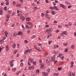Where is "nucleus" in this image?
I'll list each match as a JSON object with an SVG mask.
<instances>
[{"label": "nucleus", "mask_w": 76, "mask_h": 76, "mask_svg": "<svg viewBox=\"0 0 76 76\" xmlns=\"http://www.w3.org/2000/svg\"><path fill=\"white\" fill-rule=\"evenodd\" d=\"M62 33H63L64 35H67V32L66 31L63 32Z\"/></svg>", "instance_id": "nucleus-29"}, {"label": "nucleus", "mask_w": 76, "mask_h": 76, "mask_svg": "<svg viewBox=\"0 0 76 76\" xmlns=\"http://www.w3.org/2000/svg\"><path fill=\"white\" fill-rule=\"evenodd\" d=\"M68 51V49L67 48H66L65 50V52H67V51Z\"/></svg>", "instance_id": "nucleus-48"}, {"label": "nucleus", "mask_w": 76, "mask_h": 76, "mask_svg": "<svg viewBox=\"0 0 76 76\" xmlns=\"http://www.w3.org/2000/svg\"><path fill=\"white\" fill-rule=\"evenodd\" d=\"M54 23H57V21H54Z\"/></svg>", "instance_id": "nucleus-61"}, {"label": "nucleus", "mask_w": 76, "mask_h": 76, "mask_svg": "<svg viewBox=\"0 0 76 76\" xmlns=\"http://www.w3.org/2000/svg\"><path fill=\"white\" fill-rule=\"evenodd\" d=\"M28 53V50H27L24 52V53L25 54H27Z\"/></svg>", "instance_id": "nucleus-24"}, {"label": "nucleus", "mask_w": 76, "mask_h": 76, "mask_svg": "<svg viewBox=\"0 0 76 76\" xmlns=\"http://www.w3.org/2000/svg\"><path fill=\"white\" fill-rule=\"evenodd\" d=\"M6 50H7V51L9 50V48L8 46H7L6 47Z\"/></svg>", "instance_id": "nucleus-14"}, {"label": "nucleus", "mask_w": 76, "mask_h": 76, "mask_svg": "<svg viewBox=\"0 0 76 76\" xmlns=\"http://www.w3.org/2000/svg\"><path fill=\"white\" fill-rule=\"evenodd\" d=\"M22 21H24V20H25V17H23L22 16L20 17V18L21 19H22Z\"/></svg>", "instance_id": "nucleus-9"}, {"label": "nucleus", "mask_w": 76, "mask_h": 76, "mask_svg": "<svg viewBox=\"0 0 76 76\" xmlns=\"http://www.w3.org/2000/svg\"><path fill=\"white\" fill-rule=\"evenodd\" d=\"M3 15V10H0V15Z\"/></svg>", "instance_id": "nucleus-19"}, {"label": "nucleus", "mask_w": 76, "mask_h": 76, "mask_svg": "<svg viewBox=\"0 0 76 76\" xmlns=\"http://www.w3.org/2000/svg\"><path fill=\"white\" fill-rule=\"evenodd\" d=\"M18 35H22V32L20 31L18 33Z\"/></svg>", "instance_id": "nucleus-22"}, {"label": "nucleus", "mask_w": 76, "mask_h": 76, "mask_svg": "<svg viewBox=\"0 0 76 76\" xmlns=\"http://www.w3.org/2000/svg\"><path fill=\"white\" fill-rule=\"evenodd\" d=\"M39 72V69H37L36 71V74H38Z\"/></svg>", "instance_id": "nucleus-16"}, {"label": "nucleus", "mask_w": 76, "mask_h": 76, "mask_svg": "<svg viewBox=\"0 0 76 76\" xmlns=\"http://www.w3.org/2000/svg\"><path fill=\"white\" fill-rule=\"evenodd\" d=\"M48 55V54L47 53H45L44 54V56H43L44 57H45L47 56Z\"/></svg>", "instance_id": "nucleus-23"}, {"label": "nucleus", "mask_w": 76, "mask_h": 76, "mask_svg": "<svg viewBox=\"0 0 76 76\" xmlns=\"http://www.w3.org/2000/svg\"><path fill=\"white\" fill-rule=\"evenodd\" d=\"M65 27L67 28H68V25L66 24H65Z\"/></svg>", "instance_id": "nucleus-45"}, {"label": "nucleus", "mask_w": 76, "mask_h": 76, "mask_svg": "<svg viewBox=\"0 0 76 76\" xmlns=\"http://www.w3.org/2000/svg\"><path fill=\"white\" fill-rule=\"evenodd\" d=\"M26 27L27 29H31V26H29L28 25H26Z\"/></svg>", "instance_id": "nucleus-8"}, {"label": "nucleus", "mask_w": 76, "mask_h": 76, "mask_svg": "<svg viewBox=\"0 0 76 76\" xmlns=\"http://www.w3.org/2000/svg\"><path fill=\"white\" fill-rule=\"evenodd\" d=\"M58 70H61V67H58Z\"/></svg>", "instance_id": "nucleus-42"}, {"label": "nucleus", "mask_w": 76, "mask_h": 76, "mask_svg": "<svg viewBox=\"0 0 76 76\" xmlns=\"http://www.w3.org/2000/svg\"><path fill=\"white\" fill-rule=\"evenodd\" d=\"M5 34L6 37H7V35L8 34V32L7 31H5L4 33Z\"/></svg>", "instance_id": "nucleus-18"}, {"label": "nucleus", "mask_w": 76, "mask_h": 76, "mask_svg": "<svg viewBox=\"0 0 76 76\" xmlns=\"http://www.w3.org/2000/svg\"><path fill=\"white\" fill-rule=\"evenodd\" d=\"M24 42L25 44H27L28 42V41L26 40H24Z\"/></svg>", "instance_id": "nucleus-28"}, {"label": "nucleus", "mask_w": 76, "mask_h": 76, "mask_svg": "<svg viewBox=\"0 0 76 76\" xmlns=\"http://www.w3.org/2000/svg\"><path fill=\"white\" fill-rule=\"evenodd\" d=\"M16 70V68H13L12 69V70L13 71H15V70Z\"/></svg>", "instance_id": "nucleus-37"}, {"label": "nucleus", "mask_w": 76, "mask_h": 76, "mask_svg": "<svg viewBox=\"0 0 76 76\" xmlns=\"http://www.w3.org/2000/svg\"><path fill=\"white\" fill-rule=\"evenodd\" d=\"M65 3L66 4H69V2H68V1H65Z\"/></svg>", "instance_id": "nucleus-36"}, {"label": "nucleus", "mask_w": 76, "mask_h": 76, "mask_svg": "<svg viewBox=\"0 0 76 76\" xmlns=\"http://www.w3.org/2000/svg\"><path fill=\"white\" fill-rule=\"evenodd\" d=\"M12 47L13 48H15L16 47V45L14 44L12 45Z\"/></svg>", "instance_id": "nucleus-26"}, {"label": "nucleus", "mask_w": 76, "mask_h": 76, "mask_svg": "<svg viewBox=\"0 0 76 76\" xmlns=\"http://www.w3.org/2000/svg\"><path fill=\"white\" fill-rule=\"evenodd\" d=\"M17 36V33H15L14 34L13 36V37H16Z\"/></svg>", "instance_id": "nucleus-13"}, {"label": "nucleus", "mask_w": 76, "mask_h": 76, "mask_svg": "<svg viewBox=\"0 0 76 76\" xmlns=\"http://www.w3.org/2000/svg\"><path fill=\"white\" fill-rule=\"evenodd\" d=\"M51 13H52V15H55V14H56V12L53 10H51Z\"/></svg>", "instance_id": "nucleus-11"}, {"label": "nucleus", "mask_w": 76, "mask_h": 76, "mask_svg": "<svg viewBox=\"0 0 76 76\" xmlns=\"http://www.w3.org/2000/svg\"><path fill=\"white\" fill-rule=\"evenodd\" d=\"M55 57H56V56L55 55H53V58H51V61H53V60H55Z\"/></svg>", "instance_id": "nucleus-7"}, {"label": "nucleus", "mask_w": 76, "mask_h": 76, "mask_svg": "<svg viewBox=\"0 0 76 76\" xmlns=\"http://www.w3.org/2000/svg\"><path fill=\"white\" fill-rule=\"evenodd\" d=\"M10 66L12 67H13V63L10 64Z\"/></svg>", "instance_id": "nucleus-44"}, {"label": "nucleus", "mask_w": 76, "mask_h": 76, "mask_svg": "<svg viewBox=\"0 0 76 76\" xmlns=\"http://www.w3.org/2000/svg\"><path fill=\"white\" fill-rule=\"evenodd\" d=\"M4 10H7V7H5L4 8Z\"/></svg>", "instance_id": "nucleus-49"}, {"label": "nucleus", "mask_w": 76, "mask_h": 76, "mask_svg": "<svg viewBox=\"0 0 76 76\" xmlns=\"http://www.w3.org/2000/svg\"><path fill=\"white\" fill-rule=\"evenodd\" d=\"M38 45H39V46H41V45H42V44L40 43H38Z\"/></svg>", "instance_id": "nucleus-47"}, {"label": "nucleus", "mask_w": 76, "mask_h": 76, "mask_svg": "<svg viewBox=\"0 0 76 76\" xmlns=\"http://www.w3.org/2000/svg\"><path fill=\"white\" fill-rule=\"evenodd\" d=\"M28 53H31V51H32V50H31V49H29L28 50Z\"/></svg>", "instance_id": "nucleus-31"}, {"label": "nucleus", "mask_w": 76, "mask_h": 76, "mask_svg": "<svg viewBox=\"0 0 76 76\" xmlns=\"http://www.w3.org/2000/svg\"><path fill=\"white\" fill-rule=\"evenodd\" d=\"M17 13H19V12H20V11H19V10H18L17 11Z\"/></svg>", "instance_id": "nucleus-63"}, {"label": "nucleus", "mask_w": 76, "mask_h": 76, "mask_svg": "<svg viewBox=\"0 0 76 76\" xmlns=\"http://www.w3.org/2000/svg\"><path fill=\"white\" fill-rule=\"evenodd\" d=\"M54 9H55V10H58V8H57V7L55 6L54 7Z\"/></svg>", "instance_id": "nucleus-17"}, {"label": "nucleus", "mask_w": 76, "mask_h": 76, "mask_svg": "<svg viewBox=\"0 0 76 76\" xmlns=\"http://www.w3.org/2000/svg\"><path fill=\"white\" fill-rule=\"evenodd\" d=\"M51 37V34H50L47 37V38H48L49 37Z\"/></svg>", "instance_id": "nucleus-46"}, {"label": "nucleus", "mask_w": 76, "mask_h": 76, "mask_svg": "<svg viewBox=\"0 0 76 76\" xmlns=\"http://www.w3.org/2000/svg\"><path fill=\"white\" fill-rule=\"evenodd\" d=\"M75 46L74 45H72L71 47V48L72 49H74V48H75Z\"/></svg>", "instance_id": "nucleus-20"}, {"label": "nucleus", "mask_w": 76, "mask_h": 76, "mask_svg": "<svg viewBox=\"0 0 76 76\" xmlns=\"http://www.w3.org/2000/svg\"><path fill=\"white\" fill-rule=\"evenodd\" d=\"M50 57H48L47 58V59L46 60V63H49L50 62Z\"/></svg>", "instance_id": "nucleus-5"}, {"label": "nucleus", "mask_w": 76, "mask_h": 76, "mask_svg": "<svg viewBox=\"0 0 76 76\" xmlns=\"http://www.w3.org/2000/svg\"><path fill=\"white\" fill-rule=\"evenodd\" d=\"M9 2H7L6 3V5H8V4H9Z\"/></svg>", "instance_id": "nucleus-57"}, {"label": "nucleus", "mask_w": 76, "mask_h": 76, "mask_svg": "<svg viewBox=\"0 0 76 76\" xmlns=\"http://www.w3.org/2000/svg\"><path fill=\"white\" fill-rule=\"evenodd\" d=\"M49 30L50 31V32L53 31V28H51L49 29Z\"/></svg>", "instance_id": "nucleus-35"}, {"label": "nucleus", "mask_w": 76, "mask_h": 76, "mask_svg": "<svg viewBox=\"0 0 76 76\" xmlns=\"http://www.w3.org/2000/svg\"><path fill=\"white\" fill-rule=\"evenodd\" d=\"M21 73V71H18L17 72V75H19V73Z\"/></svg>", "instance_id": "nucleus-32"}, {"label": "nucleus", "mask_w": 76, "mask_h": 76, "mask_svg": "<svg viewBox=\"0 0 76 76\" xmlns=\"http://www.w3.org/2000/svg\"><path fill=\"white\" fill-rule=\"evenodd\" d=\"M61 59L62 60H63L64 59V56H63L62 57H61Z\"/></svg>", "instance_id": "nucleus-55"}, {"label": "nucleus", "mask_w": 76, "mask_h": 76, "mask_svg": "<svg viewBox=\"0 0 76 76\" xmlns=\"http://www.w3.org/2000/svg\"><path fill=\"white\" fill-rule=\"evenodd\" d=\"M41 16L42 17H44V14L43 13H42L41 14Z\"/></svg>", "instance_id": "nucleus-51"}, {"label": "nucleus", "mask_w": 76, "mask_h": 76, "mask_svg": "<svg viewBox=\"0 0 76 76\" xmlns=\"http://www.w3.org/2000/svg\"><path fill=\"white\" fill-rule=\"evenodd\" d=\"M44 67H45V65H44V64L43 63H42L40 65V68L42 69L44 68Z\"/></svg>", "instance_id": "nucleus-3"}, {"label": "nucleus", "mask_w": 76, "mask_h": 76, "mask_svg": "<svg viewBox=\"0 0 76 76\" xmlns=\"http://www.w3.org/2000/svg\"><path fill=\"white\" fill-rule=\"evenodd\" d=\"M4 49V47H1L0 48V52H1V50H3Z\"/></svg>", "instance_id": "nucleus-15"}, {"label": "nucleus", "mask_w": 76, "mask_h": 76, "mask_svg": "<svg viewBox=\"0 0 76 76\" xmlns=\"http://www.w3.org/2000/svg\"><path fill=\"white\" fill-rule=\"evenodd\" d=\"M72 76H75V73H72Z\"/></svg>", "instance_id": "nucleus-43"}, {"label": "nucleus", "mask_w": 76, "mask_h": 76, "mask_svg": "<svg viewBox=\"0 0 76 76\" xmlns=\"http://www.w3.org/2000/svg\"><path fill=\"white\" fill-rule=\"evenodd\" d=\"M33 61V59L32 58L29 59L28 60V65L29 66H30V65H31V63H32Z\"/></svg>", "instance_id": "nucleus-2"}, {"label": "nucleus", "mask_w": 76, "mask_h": 76, "mask_svg": "<svg viewBox=\"0 0 76 76\" xmlns=\"http://www.w3.org/2000/svg\"><path fill=\"white\" fill-rule=\"evenodd\" d=\"M26 20L27 21H29L30 20H31V18H27L26 19Z\"/></svg>", "instance_id": "nucleus-21"}, {"label": "nucleus", "mask_w": 76, "mask_h": 76, "mask_svg": "<svg viewBox=\"0 0 76 76\" xmlns=\"http://www.w3.org/2000/svg\"><path fill=\"white\" fill-rule=\"evenodd\" d=\"M62 54H61V53H60L58 55V57H59V58H60V57H61V56H62Z\"/></svg>", "instance_id": "nucleus-25"}, {"label": "nucleus", "mask_w": 76, "mask_h": 76, "mask_svg": "<svg viewBox=\"0 0 76 76\" xmlns=\"http://www.w3.org/2000/svg\"><path fill=\"white\" fill-rule=\"evenodd\" d=\"M50 72V69H47L45 71V72H42L43 75L44 76H48V74H49Z\"/></svg>", "instance_id": "nucleus-1"}, {"label": "nucleus", "mask_w": 76, "mask_h": 76, "mask_svg": "<svg viewBox=\"0 0 76 76\" xmlns=\"http://www.w3.org/2000/svg\"><path fill=\"white\" fill-rule=\"evenodd\" d=\"M28 25H30V26H31H31H32V23H31V22H28Z\"/></svg>", "instance_id": "nucleus-12"}, {"label": "nucleus", "mask_w": 76, "mask_h": 76, "mask_svg": "<svg viewBox=\"0 0 76 76\" xmlns=\"http://www.w3.org/2000/svg\"><path fill=\"white\" fill-rule=\"evenodd\" d=\"M64 35V34H63V32H62V33H61V36H63Z\"/></svg>", "instance_id": "nucleus-58"}, {"label": "nucleus", "mask_w": 76, "mask_h": 76, "mask_svg": "<svg viewBox=\"0 0 76 76\" xmlns=\"http://www.w3.org/2000/svg\"><path fill=\"white\" fill-rule=\"evenodd\" d=\"M28 69L29 70H31V69H32L31 66H29Z\"/></svg>", "instance_id": "nucleus-60"}, {"label": "nucleus", "mask_w": 76, "mask_h": 76, "mask_svg": "<svg viewBox=\"0 0 76 76\" xmlns=\"http://www.w3.org/2000/svg\"><path fill=\"white\" fill-rule=\"evenodd\" d=\"M31 69H34V66H31Z\"/></svg>", "instance_id": "nucleus-62"}, {"label": "nucleus", "mask_w": 76, "mask_h": 76, "mask_svg": "<svg viewBox=\"0 0 76 76\" xmlns=\"http://www.w3.org/2000/svg\"><path fill=\"white\" fill-rule=\"evenodd\" d=\"M15 26V24H13L12 25V27H14Z\"/></svg>", "instance_id": "nucleus-59"}, {"label": "nucleus", "mask_w": 76, "mask_h": 76, "mask_svg": "<svg viewBox=\"0 0 76 76\" xmlns=\"http://www.w3.org/2000/svg\"><path fill=\"white\" fill-rule=\"evenodd\" d=\"M58 28H62V26H60V25H58Z\"/></svg>", "instance_id": "nucleus-56"}, {"label": "nucleus", "mask_w": 76, "mask_h": 76, "mask_svg": "<svg viewBox=\"0 0 76 76\" xmlns=\"http://www.w3.org/2000/svg\"><path fill=\"white\" fill-rule=\"evenodd\" d=\"M8 13H9V14H11L12 13V11L8 10Z\"/></svg>", "instance_id": "nucleus-27"}, {"label": "nucleus", "mask_w": 76, "mask_h": 76, "mask_svg": "<svg viewBox=\"0 0 76 76\" xmlns=\"http://www.w3.org/2000/svg\"><path fill=\"white\" fill-rule=\"evenodd\" d=\"M56 33H58V32H59V30H57L56 31Z\"/></svg>", "instance_id": "nucleus-64"}, {"label": "nucleus", "mask_w": 76, "mask_h": 76, "mask_svg": "<svg viewBox=\"0 0 76 76\" xmlns=\"http://www.w3.org/2000/svg\"><path fill=\"white\" fill-rule=\"evenodd\" d=\"M58 73H54V75H55V76H58Z\"/></svg>", "instance_id": "nucleus-30"}, {"label": "nucleus", "mask_w": 76, "mask_h": 76, "mask_svg": "<svg viewBox=\"0 0 76 76\" xmlns=\"http://www.w3.org/2000/svg\"><path fill=\"white\" fill-rule=\"evenodd\" d=\"M46 32H48V33L49 34L51 33V31H50L49 30V29H48L46 31Z\"/></svg>", "instance_id": "nucleus-10"}, {"label": "nucleus", "mask_w": 76, "mask_h": 76, "mask_svg": "<svg viewBox=\"0 0 76 76\" xmlns=\"http://www.w3.org/2000/svg\"><path fill=\"white\" fill-rule=\"evenodd\" d=\"M70 64L71 65H73L74 64V63L72 61L70 63Z\"/></svg>", "instance_id": "nucleus-52"}, {"label": "nucleus", "mask_w": 76, "mask_h": 76, "mask_svg": "<svg viewBox=\"0 0 76 76\" xmlns=\"http://www.w3.org/2000/svg\"><path fill=\"white\" fill-rule=\"evenodd\" d=\"M20 65L21 67L23 66V62H21L20 63Z\"/></svg>", "instance_id": "nucleus-33"}, {"label": "nucleus", "mask_w": 76, "mask_h": 76, "mask_svg": "<svg viewBox=\"0 0 76 76\" xmlns=\"http://www.w3.org/2000/svg\"><path fill=\"white\" fill-rule=\"evenodd\" d=\"M72 25V23H69V26H71Z\"/></svg>", "instance_id": "nucleus-50"}, {"label": "nucleus", "mask_w": 76, "mask_h": 76, "mask_svg": "<svg viewBox=\"0 0 76 76\" xmlns=\"http://www.w3.org/2000/svg\"><path fill=\"white\" fill-rule=\"evenodd\" d=\"M34 48H35V49H36V50H38V48H37V46H34Z\"/></svg>", "instance_id": "nucleus-41"}, {"label": "nucleus", "mask_w": 76, "mask_h": 76, "mask_svg": "<svg viewBox=\"0 0 76 76\" xmlns=\"http://www.w3.org/2000/svg\"><path fill=\"white\" fill-rule=\"evenodd\" d=\"M14 61V60H12L10 61V64H12V63H13V62Z\"/></svg>", "instance_id": "nucleus-34"}, {"label": "nucleus", "mask_w": 76, "mask_h": 76, "mask_svg": "<svg viewBox=\"0 0 76 76\" xmlns=\"http://www.w3.org/2000/svg\"><path fill=\"white\" fill-rule=\"evenodd\" d=\"M50 9H52V10H54V7H50Z\"/></svg>", "instance_id": "nucleus-38"}, {"label": "nucleus", "mask_w": 76, "mask_h": 76, "mask_svg": "<svg viewBox=\"0 0 76 76\" xmlns=\"http://www.w3.org/2000/svg\"><path fill=\"white\" fill-rule=\"evenodd\" d=\"M10 15H6L7 19H6V21L7 22V21H8V20H9V18H10Z\"/></svg>", "instance_id": "nucleus-4"}, {"label": "nucleus", "mask_w": 76, "mask_h": 76, "mask_svg": "<svg viewBox=\"0 0 76 76\" xmlns=\"http://www.w3.org/2000/svg\"><path fill=\"white\" fill-rule=\"evenodd\" d=\"M17 53V50H16L14 52V54H16Z\"/></svg>", "instance_id": "nucleus-40"}, {"label": "nucleus", "mask_w": 76, "mask_h": 76, "mask_svg": "<svg viewBox=\"0 0 76 76\" xmlns=\"http://www.w3.org/2000/svg\"><path fill=\"white\" fill-rule=\"evenodd\" d=\"M60 7H62L63 9H66V6H65L64 5L62 4H60Z\"/></svg>", "instance_id": "nucleus-6"}, {"label": "nucleus", "mask_w": 76, "mask_h": 76, "mask_svg": "<svg viewBox=\"0 0 76 76\" xmlns=\"http://www.w3.org/2000/svg\"><path fill=\"white\" fill-rule=\"evenodd\" d=\"M17 48H19V43L17 44Z\"/></svg>", "instance_id": "nucleus-54"}, {"label": "nucleus", "mask_w": 76, "mask_h": 76, "mask_svg": "<svg viewBox=\"0 0 76 76\" xmlns=\"http://www.w3.org/2000/svg\"><path fill=\"white\" fill-rule=\"evenodd\" d=\"M51 42H52L51 40H50L48 42L49 44H51Z\"/></svg>", "instance_id": "nucleus-39"}, {"label": "nucleus", "mask_w": 76, "mask_h": 76, "mask_svg": "<svg viewBox=\"0 0 76 76\" xmlns=\"http://www.w3.org/2000/svg\"><path fill=\"white\" fill-rule=\"evenodd\" d=\"M19 53L17 54L16 55V57H19Z\"/></svg>", "instance_id": "nucleus-53"}]
</instances>
